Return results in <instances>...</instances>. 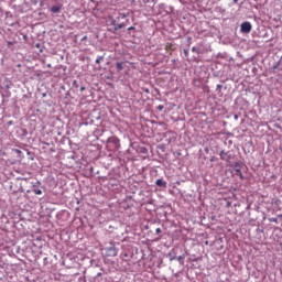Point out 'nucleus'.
I'll use <instances>...</instances> for the list:
<instances>
[{"label": "nucleus", "mask_w": 282, "mask_h": 282, "mask_svg": "<svg viewBox=\"0 0 282 282\" xmlns=\"http://www.w3.org/2000/svg\"><path fill=\"white\" fill-rule=\"evenodd\" d=\"M122 28H124V23L116 24L113 32H118V30H122Z\"/></svg>", "instance_id": "nucleus-10"}, {"label": "nucleus", "mask_w": 282, "mask_h": 282, "mask_svg": "<svg viewBox=\"0 0 282 282\" xmlns=\"http://www.w3.org/2000/svg\"><path fill=\"white\" fill-rule=\"evenodd\" d=\"M110 25H113V26L116 28L117 23H116V20H115V19H112V20L110 21Z\"/></svg>", "instance_id": "nucleus-14"}, {"label": "nucleus", "mask_w": 282, "mask_h": 282, "mask_svg": "<svg viewBox=\"0 0 282 282\" xmlns=\"http://www.w3.org/2000/svg\"><path fill=\"white\" fill-rule=\"evenodd\" d=\"M62 9H63V6H62V4H59V6H53V7L51 8V12H52L53 14H58V12H61Z\"/></svg>", "instance_id": "nucleus-7"}, {"label": "nucleus", "mask_w": 282, "mask_h": 282, "mask_svg": "<svg viewBox=\"0 0 282 282\" xmlns=\"http://www.w3.org/2000/svg\"><path fill=\"white\" fill-rule=\"evenodd\" d=\"M116 68L118 72H122V69H124V66H122V62H117Z\"/></svg>", "instance_id": "nucleus-9"}, {"label": "nucleus", "mask_w": 282, "mask_h": 282, "mask_svg": "<svg viewBox=\"0 0 282 282\" xmlns=\"http://www.w3.org/2000/svg\"><path fill=\"white\" fill-rule=\"evenodd\" d=\"M217 89H221V85L218 84V85H217Z\"/></svg>", "instance_id": "nucleus-24"}, {"label": "nucleus", "mask_w": 282, "mask_h": 282, "mask_svg": "<svg viewBox=\"0 0 282 282\" xmlns=\"http://www.w3.org/2000/svg\"><path fill=\"white\" fill-rule=\"evenodd\" d=\"M235 120H239V115L234 116Z\"/></svg>", "instance_id": "nucleus-20"}, {"label": "nucleus", "mask_w": 282, "mask_h": 282, "mask_svg": "<svg viewBox=\"0 0 282 282\" xmlns=\"http://www.w3.org/2000/svg\"><path fill=\"white\" fill-rule=\"evenodd\" d=\"M279 65H281V62H278V63L272 67V69H279Z\"/></svg>", "instance_id": "nucleus-13"}, {"label": "nucleus", "mask_w": 282, "mask_h": 282, "mask_svg": "<svg viewBox=\"0 0 282 282\" xmlns=\"http://www.w3.org/2000/svg\"><path fill=\"white\" fill-rule=\"evenodd\" d=\"M155 232H156V235H160V234H162V229L161 228H156Z\"/></svg>", "instance_id": "nucleus-17"}, {"label": "nucleus", "mask_w": 282, "mask_h": 282, "mask_svg": "<svg viewBox=\"0 0 282 282\" xmlns=\"http://www.w3.org/2000/svg\"><path fill=\"white\" fill-rule=\"evenodd\" d=\"M183 259H184V256H178V257L176 258V260L180 261V262H182Z\"/></svg>", "instance_id": "nucleus-15"}, {"label": "nucleus", "mask_w": 282, "mask_h": 282, "mask_svg": "<svg viewBox=\"0 0 282 282\" xmlns=\"http://www.w3.org/2000/svg\"><path fill=\"white\" fill-rule=\"evenodd\" d=\"M43 191H45V187L41 186L39 181L32 182V193H34V195H43Z\"/></svg>", "instance_id": "nucleus-1"}, {"label": "nucleus", "mask_w": 282, "mask_h": 282, "mask_svg": "<svg viewBox=\"0 0 282 282\" xmlns=\"http://www.w3.org/2000/svg\"><path fill=\"white\" fill-rule=\"evenodd\" d=\"M184 54H188V51L184 50Z\"/></svg>", "instance_id": "nucleus-25"}, {"label": "nucleus", "mask_w": 282, "mask_h": 282, "mask_svg": "<svg viewBox=\"0 0 282 282\" xmlns=\"http://www.w3.org/2000/svg\"><path fill=\"white\" fill-rule=\"evenodd\" d=\"M105 59V56H98L95 61L96 65H100V62Z\"/></svg>", "instance_id": "nucleus-11"}, {"label": "nucleus", "mask_w": 282, "mask_h": 282, "mask_svg": "<svg viewBox=\"0 0 282 282\" xmlns=\"http://www.w3.org/2000/svg\"><path fill=\"white\" fill-rule=\"evenodd\" d=\"M236 175H239L241 173V169L239 167V164H236Z\"/></svg>", "instance_id": "nucleus-12"}, {"label": "nucleus", "mask_w": 282, "mask_h": 282, "mask_svg": "<svg viewBox=\"0 0 282 282\" xmlns=\"http://www.w3.org/2000/svg\"><path fill=\"white\" fill-rule=\"evenodd\" d=\"M155 185L159 186V188H166V182L164 178H158Z\"/></svg>", "instance_id": "nucleus-6"}, {"label": "nucleus", "mask_w": 282, "mask_h": 282, "mask_svg": "<svg viewBox=\"0 0 282 282\" xmlns=\"http://www.w3.org/2000/svg\"><path fill=\"white\" fill-rule=\"evenodd\" d=\"M107 142L108 144H112L113 149H120V139L118 137H109Z\"/></svg>", "instance_id": "nucleus-3"}, {"label": "nucleus", "mask_w": 282, "mask_h": 282, "mask_svg": "<svg viewBox=\"0 0 282 282\" xmlns=\"http://www.w3.org/2000/svg\"><path fill=\"white\" fill-rule=\"evenodd\" d=\"M240 180H243V174L240 172V174H238Z\"/></svg>", "instance_id": "nucleus-21"}, {"label": "nucleus", "mask_w": 282, "mask_h": 282, "mask_svg": "<svg viewBox=\"0 0 282 282\" xmlns=\"http://www.w3.org/2000/svg\"><path fill=\"white\" fill-rule=\"evenodd\" d=\"M192 52H197V47L193 46Z\"/></svg>", "instance_id": "nucleus-19"}, {"label": "nucleus", "mask_w": 282, "mask_h": 282, "mask_svg": "<svg viewBox=\"0 0 282 282\" xmlns=\"http://www.w3.org/2000/svg\"><path fill=\"white\" fill-rule=\"evenodd\" d=\"M128 30H133V26H130Z\"/></svg>", "instance_id": "nucleus-26"}, {"label": "nucleus", "mask_w": 282, "mask_h": 282, "mask_svg": "<svg viewBox=\"0 0 282 282\" xmlns=\"http://www.w3.org/2000/svg\"><path fill=\"white\" fill-rule=\"evenodd\" d=\"M83 41H87V35H85L83 39H82V42Z\"/></svg>", "instance_id": "nucleus-22"}, {"label": "nucleus", "mask_w": 282, "mask_h": 282, "mask_svg": "<svg viewBox=\"0 0 282 282\" xmlns=\"http://www.w3.org/2000/svg\"><path fill=\"white\" fill-rule=\"evenodd\" d=\"M158 109H159V111H163L164 110V106L160 105V106H158Z\"/></svg>", "instance_id": "nucleus-16"}, {"label": "nucleus", "mask_w": 282, "mask_h": 282, "mask_svg": "<svg viewBox=\"0 0 282 282\" xmlns=\"http://www.w3.org/2000/svg\"><path fill=\"white\" fill-rule=\"evenodd\" d=\"M176 254H177V252H175V249H172V250L169 252V254H167L170 261H175Z\"/></svg>", "instance_id": "nucleus-8"}, {"label": "nucleus", "mask_w": 282, "mask_h": 282, "mask_svg": "<svg viewBox=\"0 0 282 282\" xmlns=\"http://www.w3.org/2000/svg\"><path fill=\"white\" fill-rule=\"evenodd\" d=\"M100 276H102L101 272L97 273L96 279H100Z\"/></svg>", "instance_id": "nucleus-18"}, {"label": "nucleus", "mask_w": 282, "mask_h": 282, "mask_svg": "<svg viewBox=\"0 0 282 282\" xmlns=\"http://www.w3.org/2000/svg\"><path fill=\"white\" fill-rule=\"evenodd\" d=\"M80 91H85V86H82V87H80Z\"/></svg>", "instance_id": "nucleus-23"}, {"label": "nucleus", "mask_w": 282, "mask_h": 282, "mask_svg": "<svg viewBox=\"0 0 282 282\" xmlns=\"http://www.w3.org/2000/svg\"><path fill=\"white\" fill-rule=\"evenodd\" d=\"M240 32H242V34H250V32H252V24L248 21L241 23Z\"/></svg>", "instance_id": "nucleus-2"}, {"label": "nucleus", "mask_w": 282, "mask_h": 282, "mask_svg": "<svg viewBox=\"0 0 282 282\" xmlns=\"http://www.w3.org/2000/svg\"><path fill=\"white\" fill-rule=\"evenodd\" d=\"M105 251H106V257H118V250L113 246L107 247Z\"/></svg>", "instance_id": "nucleus-4"}, {"label": "nucleus", "mask_w": 282, "mask_h": 282, "mask_svg": "<svg viewBox=\"0 0 282 282\" xmlns=\"http://www.w3.org/2000/svg\"><path fill=\"white\" fill-rule=\"evenodd\" d=\"M237 1H239V0H234V3H237Z\"/></svg>", "instance_id": "nucleus-27"}, {"label": "nucleus", "mask_w": 282, "mask_h": 282, "mask_svg": "<svg viewBox=\"0 0 282 282\" xmlns=\"http://www.w3.org/2000/svg\"><path fill=\"white\" fill-rule=\"evenodd\" d=\"M220 160H224L225 162H230V160H232V154L223 150L220 152Z\"/></svg>", "instance_id": "nucleus-5"}]
</instances>
